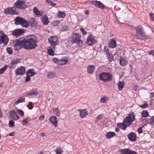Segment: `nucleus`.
I'll list each match as a JSON object with an SVG mask.
<instances>
[{
	"label": "nucleus",
	"mask_w": 154,
	"mask_h": 154,
	"mask_svg": "<svg viewBox=\"0 0 154 154\" xmlns=\"http://www.w3.org/2000/svg\"><path fill=\"white\" fill-rule=\"evenodd\" d=\"M32 103L31 102H29V104L27 105V107L29 109H32L33 108V106H32Z\"/></svg>",
	"instance_id": "45"
},
{
	"label": "nucleus",
	"mask_w": 154,
	"mask_h": 154,
	"mask_svg": "<svg viewBox=\"0 0 154 154\" xmlns=\"http://www.w3.org/2000/svg\"><path fill=\"white\" fill-rule=\"evenodd\" d=\"M154 97V93L151 92L150 93V98H152Z\"/></svg>",
	"instance_id": "62"
},
{
	"label": "nucleus",
	"mask_w": 154,
	"mask_h": 154,
	"mask_svg": "<svg viewBox=\"0 0 154 154\" xmlns=\"http://www.w3.org/2000/svg\"><path fill=\"white\" fill-rule=\"evenodd\" d=\"M53 61L54 63H56L57 64H59L60 60H59L57 58H54L53 59Z\"/></svg>",
	"instance_id": "47"
},
{
	"label": "nucleus",
	"mask_w": 154,
	"mask_h": 154,
	"mask_svg": "<svg viewBox=\"0 0 154 154\" xmlns=\"http://www.w3.org/2000/svg\"><path fill=\"white\" fill-rule=\"evenodd\" d=\"M68 61V59L67 57L62 58L60 60L59 65H63L67 63Z\"/></svg>",
	"instance_id": "28"
},
{
	"label": "nucleus",
	"mask_w": 154,
	"mask_h": 154,
	"mask_svg": "<svg viewBox=\"0 0 154 154\" xmlns=\"http://www.w3.org/2000/svg\"><path fill=\"white\" fill-rule=\"evenodd\" d=\"M117 126L121 128V129L125 130L126 129V128L129 126L128 125L125 124L124 122V121H123L122 123H118L117 124Z\"/></svg>",
	"instance_id": "20"
},
{
	"label": "nucleus",
	"mask_w": 154,
	"mask_h": 154,
	"mask_svg": "<svg viewBox=\"0 0 154 154\" xmlns=\"http://www.w3.org/2000/svg\"><path fill=\"white\" fill-rule=\"evenodd\" d=\"M95 69V67L94 66L90 65L87 67V71L90 74H92Z\"/></svg>",
	"instance_id": "26"
},
{
	"label": "nucleus",
	"mask_w": 154,
	"mask_h": 154,
	"mask_svg": "<svg viewBox=\"0 0 154 154\" xmlns=\"http://www.w3.org/2000/svg\"><path fill=\"white\" fill-rule=\"evenodd\" d=\"M23 18L19 16L16 17L14 20L15 24L16 25H21Z\"/></svg>",
	"instance_id": "21"
},
{
	"label": "nucleus",
	"mask_w": 154,
	"mask_h": 154,
	"mask_svg": "<svg viewBox=\"0 0 154 154\" xmlns=\"http://www.w3.org/2000/svg\"><path fill=\"white\" fill-rule=\"evenodd\" d=\"M54 76V73L52 72H49L47 74V77L48 78H51Z\"/></svg>",
	"instance_id": "43"
},
{
	"label": "nucleus",
	"mask_w": 154,
	"mask_h": 154,
	"mask_svg": "<svg viewBox=\"0 0 154 154\" xmlns=\"http://www.w3.org/2000/svg\"><path fill=\"white\" fill-rule=\"evenodd\" d=\"M49 42L51 45L55 47L58 43V38L56 36H51L48 39Z\"/></svg>",
	"instance_id": "8"
},
{
	"label": "nucleus",
	"mask_w": 154,
	"mask_h": 154,
	"mask_svg": "<svg viewBox=\"0 0 154 154\" xmlns=\"http://www.w3.org/2000/svg\"><path fill=\"white\" fill-rule=\"evenodd\" d=\"M25 46L24 48L26 50L34 49L37 47L38 38L34 35H29L27 38H22Z\"/></svg>",
	"instance_id": "1"
},
{
	"label": "nucleus",
	"mask_w": 154,
	"mask_h": 154,
	"mask_svg": "<svg viewBox=\"0 0 154 154\" xmlns=\"http://www.w3.org/2000/svg\"><path fill=\"white\" fill-rule=\"evenodd\" d=\"M135 119V116L133 113L128 115L124 119L125 123L129 126Z\"/></svg>",
	"instance_id": "6"
},
{
	"label": "nucleus",
	"mask_w": 154,
	"mask_h": 154,
	"mask_svg": "<svg viewBox=\"0 0 154 154\" xmlns=\"http://www.w3.org/2000/svg\"><path fill=\"white\" fill-rule=\"evenodd\" d=\"M106 54L107 56V58L109 60L112 61L113 60L114 57L112 54L109 53Z\"/></svg>",
	"instance_id": "39"
},
{
	"label": "nucleus",
	"mask_w": 154,
	"mask_h": 154,
	"mask_svg": "<svg viewBox=\"0 0 154 154\" xmlns=\"http://www.w3.org/2000/svg\"><path fill=\"white\" fill-rule=\"evenodd\" d=\"M148 104L147 103H145L143 105H140V107L142 108H145L148 106Z\"/></svg>",
	"instance_id": "51"
},
{
	"label": "nucleus",
	"mask_w": 154,
	"mask_h": 154,
	"mask_svg": "<svg viewBox=\"0 0 154 154\" xmlns=\"http://www.w3.org/2000/svg\"><path fill=\"white\" fill-rule=\"evenodd\" d=\"M150 124L152 125H154V116H152V118H151Z\"/></svg>",
	"instance_id": "53"
},
{
	"label": "nucleus",
	"mask_w": 154,
	"mask_h": 154,
	"mask_svg": "<svg viewBox=\"0 0 154 154\" xmlns=\"http://www.w3.org/2000/svg\"><path fill=\"white\" fill-rule=\"evenodd\" d=\"M34 14L38 17H39L42 15L43 12L42 11H39L36 7H34L33 9Z\"/></svg>",
	"instance_id": "18"
},
{
	"label": "nucleus",
	"mask_w": 154,
	"mask_h": 154,
	"mask_svg": "<svg viewBox=\"0 0 154 154\" xmlns=\"http://www.w3.org/2000/svg\"><path fill=\"white\" fill-rule=\"evenodd\" d=\"M30 76H29L27 75V77H26L25 79L26 81V82H28L30 81Z\"/></svg>",
	"instance_id": "58"
},
{
	"label": "nucleus",
	"mask_w": 154,
	"mask_h": 154,
	"mask_svg": "<svg viewBox=\"0 0 154 154\" xmlns=\"http://www.w3.org/2000/svg\"><path fill=\"white\" fill-rule=\"evenodd\" d=\"M21 25L23 27L28 28L29 26L28 22L24 18H23Z\"/></svg>",
	"instance_id": "27"
},
{
	"label": "nucleus",
	"mask_w": 154,
	"mask_h": 154,
	"mask_svg": "<svg viewBox=\"0 0 154 154\" xmlns=\"http://www.w3.org/2000/svg\"><path fill=\"white\" fill-rule=\"evenodd\" d=\"M55 49L54 47H52V49L50 48V49H48V54L49 55H50L51 56H53L54 55V51L53 50V49Z\"/></svg>",
	"instance_id": "36"
},
{
	"label": "nucleus",
	"mask_w": 154,
	"mask_h": 154,
	"mask_svg": "<svg viewBox=\"0 0 154 154\" xmlns=\"http://www.w3.org/2000/svg\"><path fill=\"white\" fill-rule=\"evenodd\" d=\"M99 80L104 82L111 81L112 79V75L111 73L108 72H102L98 75Z\"/></svg>",
	"instance_id": "3"
},
{
	"label": "nucleus",
	"mask_w": 154,
	"mask_h": 154,
	"mask_svg": "<svg viewBox=\"0 0 154 154\" xmlns=\"http://www.w3.org/2000/svg\"><path fill=\"white\" fill-rule=\"evenodd\" d=\"M116 46V39L115 38H113L110 40V41L108 43V46L110 48H114Z\"/></svg>",
	"instance_id": "16"
},
{
	"label": "nucleus",
	"mask_w": 154,
	"mask_h": 154,
	"mask_svg": "<svg viewBox=\"0 0 154 154\" xmlns=\"http://www.w3.org/2000/svg\"><path fill=\"white\" fill-rule=\"evenodd\" d=\"M55 151L56 154H62L63 152V150L60 148H57Z\"/></svg>",
	"instance_id": "40"
},
{
	"label": "nucleus",
	"mask_w": 154,
	"mask_h": 154,
	"mask_svg": "<svg viewBox=\"0 0 154 154\" xmlns=\"http://www.w3.org/2000/svg\"><path fill=\"white\" fill-rule=\"evenodd\" d=\"M136 30L137 37L138 38L144 40L149 38V36L144 33L143 27L141 26H137Z\"/></svg>",
	"instance_id": "2"
},
{
	"label": "nucleus",
	"mask_w": 154,
	"mask_h": 154,
	"mask_svg": "<svg viewBox=\"0 0 154 154\" xmlns=\"http://www.w3.org/2000/svg\"><path fill=\"white\" fill-rule=\"evenodd\" d=\"M128 63L127 60L122 57L120 58V64L122 66H124L127 65Z\"/></svg>",
	"instance_id": "24"
},
{
	"label": "nucleus",
	"mask_w": 154,
	"mask_h": 154,
	"mask_svg": "<svg viewBox=\"0 0 154 154\" xmlns=\"http://www.w3.org/2000/svg\"><path fill=\"white\" fill-rule=\"evenodd\" d=\"M149 116V113L146 110H143L142 111L141 113V116L142 117L146 118Z\"/></svg>",
	"instance_id": "38"
},
{
	"label": "nucleus",
	"mask_w": 154,
	"mask_h": 154,
	"mask_svg": "<svg viewBox=\"0 0 154 154\" xmlns=\"http://www.w3.org/2000/svg\"><path fill=\"white\" fill-rule=\"evenodd\" d=\"M6 50L7 52L10 54H11L13 53V51L10 47L7 48H6Z\"/></svg>",
	"instance_id": "48"
},
{
	"label": "nucleus",
	"mask_w": 154,
	"mask_h": 154,
	"mask_svg": "<svg viewBox=\"0 0 154 154\" xmlns=\"http://www.w3.org/2000/svg\"><path fill=\"white\" fill-rule=\"evenodd\" d=\"M17 112L21 116H24V112L22 110L20 109H17Z\"/></svg>",
	"instance_id": "44"
},
{
	"label": "nucleus",
	"mask_w": 154,
	"mask_h": 154,
	"mask_svg": "<svg viewBox=\"0 0 154 154\" xmlns=\"http://www.w3.org/2000/svg\"><path fill=\"white\" fill-rule=\"evenodd\" d=\"M121 154H137L135 151L129 149H125L121 150Z\"/></svg>",
	"instance_id": "11"
},
{
	"label": "nucleus",
	"mask_w": 154,
	"mask_h": 154,
	"mask_svg": "<svg viewBox=\"0 0 154 154\" xmlns=\"http://www.w3.org/2000/svg\"><path fill=\"white\" fill-rule=\"evenodd\" d=\"M116 135V133L113 132L109 131L106 133V136L107 138L109 139L112 137Z\"/></svg>",
	"instance_id": "30"
},
{
	"label": "nucleus",
	"mask_w": 154,
	"mask_h": 154,
	"mask_svg": "<svg viewBox=\"0 0 154 154\" xmlns=\"http://www.w3.org/2000/svg\"><path fill=\"white\" fill-rule=\"evenodd\" d=\"M118 86L119 90L122 91L124 87L125 83L124 82L119 81L118 84Z\"/></svg>",
	"instance_id": "29"
},
{
	"label": "nucleus",
	"mask_w": 154,
	"mask_h": 154,
	"mask_svg": "<svg viewBox=\"0 0 154 154\" xmlns=\"http://www.w3.org/2000/svg\"><path fill=\"white\" fill-rule=\"evenodd\" d=\"M42 20L44 25H47L49 23L48 18L46 15L43 16L42 17Z\"/></svg>",
	"instance_id": "23"
},
{
	"label": "nucleus",
	"mask_w": 154,
	"mask_h": 154,
	"mask_svg": "<svg viewBox=\"0 0 154 154\" xmlns=\"http://www.w3.org/2000/svg\"><path fill=\"white\" fill-rule=\"evenodd\" d=\"M24 32V30L23 29H17L12 32V35L15 36H17L20 34H23Z\"/></svg>",
	"instance_id": "14"
},
{
	"label": "nucleus",
	"mask_w": 154,
	"mask_h": 154,
	"mask_svg": "<svg viewBox=\"0 0 154 154\" xmlns=\"http://www.w3.org/2000/svg\"><path fill=\"white\" fill-rule=\"evenodd\" d=\"M80 31L82 32L84 35H86L87 34L86 31L83 28H81L80 29Z\"/></svg>",
	"instance_id": "54"
},
{
	"label": "nucleus",
	"mask_w": 154,
	"mask_h": 154,
	"mask_svg": "<svg viewBox=\"0 0 154 154\" xmlns=\"http://www.w3.org/2000/svg\"><path fill=\"white\" fill-rule=\"evenodd\" d=\"M58 108H57L55 109V114L57 116H59L60 115V111L58 110Z\"/></svg>",
	"instance_id": "52"
},
{
	"label": "nucleus",
	"mask_w": 154,
	"mask_h": 154,
	"mask_svg": "<svg viewBox=\"0 0 154 154\" xmlns=\"http://www.w3.org/2000/svg\"><path fill=\"white\" fill-rule=\"evenodd\" d=\"M25 69L24 67L20 66L17 69L16 71V75H23L25 73Z\"/></svg>",
	"instance_id": "12"
},
{
	"label": "nucleus",
	"mask_w": 154,
	"mask_h": 154,
	"mask_svg": "<svg viewBox=\"0 0 154 154\" xmlns=\"http://www.w3.org/2000/svg\"><path fill=\"white\" fill-rule=\"evenodd\" d=\"M44 118L45 116L44 115H42L39 117V119H44Z\"/></svg>",
	"instance_id": "63"
},
{
	"label": "nucleus",
	"mask_w": 154,
	"mask_h": 154,
	"mask_svg": "<svg viewBox=\"0 0 154 154\" xmlns=\"http://www.w3.org/2000/svg\"><path fill=\"white\" fill-rule=\"evenodd\" d=\"M9 125L11 127H13L14 126V122L12 120L9 122Z\"/></svg>",
	"instance_id": "46"
},
{
	"label": "nucleus",
	"mask_w": 154,
	"mask_h": 154,
	"mask_svg": "<svg viewBox=\"0 0 154 154\" xmlns=\"http://www.w3.org/2000/svg\"><path fill=\"white\" fill-rule=\"evenodd\" d=\"M150 55H152L154 57V50H152L149 52Z\"/></svg>",
	"instance_id": "61"
},
{
	"label": "nucleus",
	"mask_w": 154,
	"mask_h": 154,
	"mask_svg": "<svg viewBox=\"0 0 154 154\" xmlns=\"http://www.w3.org/2000/svg\"><path fill=\"white\" fill-rule=\"evenodd\" d=\"M9 114L10 117L13 119L17 120L20 118L17 115V112L14 110H11L9 112Z\"/></svg>",
	"instance_id": "13"
},
{
	"label": "nucleus",
	"mask_w": 154,
	"mask_h": 154,
	"mask_svg": "<svg viewBox=\"0 0 154 154\" xmlns=\"http://www.w3.org/2000/svg\"><path fill=\"white\" fill-rule=\"evenodd\" d=\"M128 136L129 140L132 142H134L136 140V135L134 132H131L129 133Z\"/></svg>",
	"instance_id": "15"
},
{
	"label": "nucleus",
	"mask_w": 154,
	"mask_h": 154,
	"mask_svg": "<svg viewBox=\"0 0 154 154\" xmlns=\"http://www.w3.org/2000/svg\"><path fill=\"white\" fill-rule=\"evenodd\" d=\"M50 122L55 125V127L57 126V117L55 116H52L49 119Z\"/></svg>",
	"instance_id": "19"
},
{
	"label": "nucleus",
	"mask_w": 154,
	"mask_h": 154,
	"mask_svg": "<svg viewBox=\"0 0 154 154\" xmlns=\"http://www.w3.org/2000/svg\"><path fill=\"white\" fill-rule=\"evenodd\" d=\"M21 60L20 59H15L13 60L11 63L12 65H16L20 62Z\"/></svg>",
	"instance_id": "32"
},
{
	"label": "nucleus",
	"mask_w": 154,
	"mask_h": 154,
	"mask_svg": "<svg viewBox=\"0 0 154 154\" xmlns=\"http://www.w3.org/2000/svg\"><path fill=\"white\" fill-rule=\"evenodd\" d=\"M25 101V98L22 97H20L19 99L15 102L14 104L17 105L19 103L24 102Z\"/></svg>",
	"instance_id": "31"
},
{
	"label": "nucleus",
	"mask_w": 154,
	"mask_h": 154,
	"mask_svg": "<svg viewBox=\"0 0 154 154\" xmlns=\"http://www.w3.org/2000/svg\"><path fill=\"white\" fill-rule=\"evenodd\" d=\"M31 120L30 118H26L24 119L21 123L24 125H27L29 122Z\"/></svg>",
	"instance_id": "35"
},
{
	"label": "nucleus",
	"mask_w": 154,
	"mask_h": 154,
	"mask_svg": "<svg viewBox=\"0 0 154 154\" xmlns=\"http://www.w3.org/2000/svg\"><path fill=\"white\" fill-rule=\"evenodd\" d=\"M102 118V116L101 115H99L96 118L95 120V122H97L100 120H101Z\"/></svg>",
	"instance_id": "49"
},
{
	"label": "nucleus",
	"mask_w": 154,
	"mask_h": 154,
	"mask_svg": "<svg viewBox=\"0 0 154 154\" xmlns=\"http://www.w3.org/2000/svg\"><path fill=\"white\" fill-rule=\"evenodd\" d=\"M38 93L36 90L34 91H30L27 93V96H30L33 95H38Z\"/></svg>",
	"instance_id": "37"
},
{
	"label": "nucleus",
	"mask_w": 154,
	"mask_h": 154,
	"mask_svg": "<svg viewBox=\"0 0 154 154\" xmlns=\"http://www.w3.org/2000/svg\"><path fill=\"white\" fill-rule=\"evenodd\" d=\"M151 20L154 21V14L151 13L149 14Z\"/></svg>",
	"instance_id": "56"
},
{
	"label": "nucleus",
	"mask_w": 154,
	"mask_h": 154,
	"mask_svg": "<svg viewBox=\"0 0 154 154\" xmlns=\"http://www.w3.org/2000/svg\"><path fill=\"white\" fill-rule=\"evenodd\" d=\"M100 2L97 1H93L92 4L95 6H97L99 8L100 3Z\"/></svg>",
	"instance_id": "42"
},
{
	"label": "nucleus",
	"mask_w": 154,
	"mask_h": 154,
	"mask_svg": "<svg viewBox=\"0 0 154 154\" xmlns=\"http://www.w3.org/2000/svg\"><path fill=\"white\" fill-rule=\"evenodd\" d=\"M14 6L15 8L21 9H25L28 6L25 2L22 0H18L16 2L14 5Z\"/></svg>",
	"instance_id": "5"
},
{
	"label": "nucleus",
	"mask_w": 154,
	"mask_h": 154,
	"mask_svg": "<svg viewBox=\"0 0 154 154\" xmlns=\"http://www.w3.org/2000/svg\"><path fill=\"white\" fill-rule=\"evenodd\" d=\"M137 131L140 134L142 133L143 130L141 127H140L137 129Z\"/></svg>",
	"instance_id": "57"
},
{
	"label": "nucleus",
	"mask_w": 154,
	"mask_h": 154,
	"mask_svg": "<svg viewBox=\"0 0 154 154\" xmlns=\"http://www.w3.org/2000/svg\"><path fill=\"white\" fill-rule=\"evenodd\" d=\"M109 100V97L107 96H104L101 98L100 102L101 103H105Z\"/></svg>",
	"instance_id": "33"
},
{
	"label": "nucleus",
	"mask_w": 154,
	"mask_h": 154,
	"mask_svg": "<svg viewBox=\"0 0 154 154\" xmlns=\"http://www.w3.org/2000/svg\"><path fill=\"white\" fill-rule=\"evenodd\" d=\"M12 45L15 49L17 50H20L22 48H24L25 45L22 38L16 40H13Z\"/></svg>",
	"instance_id": "4"
},
{
	"label": "nucleus",
	"mask_w": 154,
	"mask_h": 154,
	"mask_svg": "<svg viewBox=\"0 0 154 154\" xmlns=\"http://www.w3.org/2000/svg\"><path fill=\"white\" fill-rule=\"evenodd\" d=\"M4 13L6 14H10L13 15L17 14V13L15 10V8L14 6L6 9Z\"/></svg>",
	"instance_id": "9"
},
{
	"label": "nucleus",
	"mask_w": 154,
	"mask_h": 154,
	"mask_svg": "<svg viewBox=\"0 0 154 154\" xmlns=\"http://www.w3.org/2000/svg\"><path fill=\"white\" fill-rule=\"evenodd\" d=\"M105 7V5L102 3L101 2H100V6L99 8H102V9H103Z\"/></svg>",
	"instance_id": "59"
},
{
	"label": "nucleus",
	"mask_w": 154,
	"mask_h": 154,
	"mask_svg": "<svg viewBox=\"0 0 154 154\" xmlns=\"http://www.w3.org/2000/svg\"><path fill=\"white\" fill-rule=\"evenodd\" d=\"M81 36L78 33H75L73 37L72 41L74 43H77L79 40L80 39Z\"/></svg>",
	"instance_id": "17"
},
{
	"label": "nucleus",
	"mask_w": 154,
	"mask_h": 154,
	"mask_svg": "<svg viewBox=\"0 0 154 154\" xmlns=\"http://www.w3.org/2000/svg\"><path fill=\"white\" fill-rule=\"evenodd\" d=\"M1 35L0 36V44L3 43L5 45H6L8 43L9 38L8 36L2 31L0 32Z\"/></svg>",
	"instance_id": "7"
},
{
	"label": "nucleus",
	"mask_w": 154,
	"mask_h": 154,
	"mask_svg": "<svg viewBox=\"0 0 154 154\" xmlns=\"http://www.w3.org/2000/svg\"><path fill=\"white\" fill-rule=\"evenodd\" d=\"M104 51L106 54L109 53V51L108 48L106 46H105L104 48Z\"/></svg>",
	"instance_id": "50"
},
{
	"label": "nucleus",
	"mask_w": 154,
	"mask_h": 154,
	"mask_svg": "<svg viewBox=\"0 0 154 154\" xmlns=\"http://www.w3.org/2000/svg\"><path fill=\"white\" fill-rule=\"evenodd\" d=\"M97 42L94 37L91 35L88 36L87 38V43L89 45L94 44Z\"/></svg>",
	"instance_id": "10"
},
{
	"label": "nucleus",
	"mask_w": 154,
	"mask_h": 154,
	"mask_svg": "<svg viewBox=\"0 0 154 154\" xmlns=\"http://www.w3.org/2000/svg\"><path fill=\"white\" fill-rule=\"evenodd\" d=\"M68 29V27L66 26H64V27H63L62 29H61V31H66V30H67Z\"/></svg>",
	"instance_id": "60"
},
{
	"label": "nucleus",
	"mask_w": 154,
	"mask_h": 154,
	"mask_svg": "<svg viewBox=\"0 0 154 154\" xmlns=\"http://www.w3.org/2000/svg\"><path fill=\"white\" fill-rule=\"evenodd\" d=\"M57 15L59 18H63L65 17L66 14L64 12L60 11L58 12Z\"/></svg>",
	"instance_id": "34"
},
{
	"label": "nucleus",
	"mask_w": 154,
	"mask_h": 154,
	"mask_svg": "<svg viewBox=\"0 0 154 154\" xmlns=\"http://www.w3.org/2000/svg\"><path fill=\"white\" fill-rule=\"evenodd\" d=\"M8 68V66L7 65L4 66L3 67L0 69V75L4 73L5 71Z\"/></svg>",
	"instance_id": "41"
},
{
	"label": "nucleus",
	"mask_w": 154,
	"mask_h": 154,
	"mask_svg": "<svg viewBox=\"0 0 154 154\" xmlns=\"http://www.w3.org/2000/svg\"><path fill=\"white\" fill-rule=\"evenodd\" d=\"M45 133L44 132L40 133L39 136L41 137H43L45 136Z\"/></svg>",
	"instance_id": "64"
},
{
	"label": "nucleus",
	"mask_w": 154,
	"mask_h": 154,
	"mask_svg": "<svg viewBox=\"0 0 154 154\" xmlns=\"http://www.w3.org/2000/svg\"><path fill=\"white\" fill-rule=\"evenodd\" d=\"M88 114V112L85 109L82 110L80 111V116L82 118L86 117Z\"/></svg>",
	"instance_id": "25"
},
{
	"label": "nucleus",
	"mask_w": 154,
	"mask_h": 154,
	"mask_svg": "<svg viewBox=\"0 0 154 154\" xmlns=\"http://www.w3.org/2000/svg\"><path fill=\"white\" fill-rule=\"evenodd\" d=\"M35 74H36V72H35V70L34 69H30L28 70L26 73V75L32 77Z\"/></svg>",
	"instance_id": "22"
},
{
	"label": "nucleus",
	"mask_w": 154,
	"mask_h": 154,
	"mask_svg": "<svg viewBox=\"0 0 154 154\" xmlns=\"http://www.w3.org/2000/svg\"><path fill=\"white\" fill-rule=\"evenodd\" d=\"M76 43H77L81 47L83 43L82 41L80 39Z\"/></svg>",
	"instance_id": "55"
}]
</instances>
